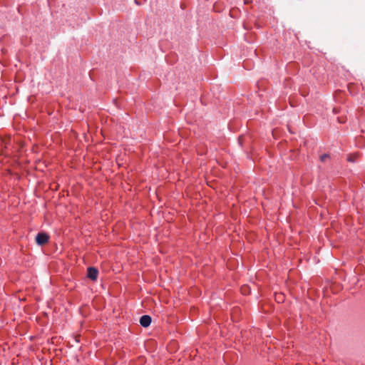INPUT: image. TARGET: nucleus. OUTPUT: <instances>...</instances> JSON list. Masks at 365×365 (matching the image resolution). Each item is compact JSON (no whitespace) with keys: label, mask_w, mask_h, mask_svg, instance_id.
<instances>
[{"label":"nucleus","mask_w":365,"mask_h":365,"mask_svg":"<svg viewBox=\"0 0 365 365\" xmlns=\"http://www.w3.org/2000/svg\"><path fill=\"white\" fill-rule=\"evenodd\" d=\"M49 236L46 232H39L36 237V242L38 245H43L48 242Z\"/></svg>","instance_id":"1"},{"label":"nucleus","mask_w":365,"mask_h":365,"mask_svg":"<svg viewBox=\"0 0 365 365\" xmlns=\"http://www.w3.org/2000/svg\"><path fill=\"white\" fill-rule=\"evenodd\" d=\"M98 270L96 268L93 267H90L88 268L87 276L91 279H92L93 281L96 280L98 278Z\"/></svg>","instance_id":"2"},{"label":"nucleus","mask_w":365,"mask_h":365,"mask_svg":"<svg viewBox=\"0 0 365 365\" xmlns=\"http://www.w3.org/2000/svg\"><path fill=\"white\" fill-rule=\"evenodd\" d=\"M152 322V318L149 315H143L140 319V324L143 327H148Z\"/></svg>","instance_id":"3"},{"label":"nucleus","mask_w":365,"mask_h":365,"mask_svg":"<svg viewBox=\"0 0 365 365\" xmlns=\"http://www.w3.org/2000/svg\"><path fill=\"white\" fill-rule=\"evenodd\" d=\"M329 158V155L328 154H323L320 157L321 161H325L327 159Z\"/></svg>","instance_id":"4"},{"label":"nucleus","mask_w":365,"mask_h":365,"mask_svg":"<svg viewBox=\"0 0 365 365\" xmlns=\"http://www.w3.org/2000/svg\"><path fill=\"white\" fill-rule=\"evenodd\" d=\"M278 297H279L278 298V302H279L280 300H282V301L283 300V297H284L282 294H280Z\"/></svg>","instance_id":"5"},{"label":"nucleus","mask_w":365,"mask_h":365,"mask_svg":"<svg viewBox=\"0 0 365 365\" xmlns=\"http://www.w3.org/2000/svg\"><path fill=\"white\" fill-rule=\"evenodd\" d=\"M347 160L350 161V162H354V159H352L351 157H348Z\"/></svg>","instance_id":"6"}]
</instances>
